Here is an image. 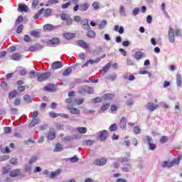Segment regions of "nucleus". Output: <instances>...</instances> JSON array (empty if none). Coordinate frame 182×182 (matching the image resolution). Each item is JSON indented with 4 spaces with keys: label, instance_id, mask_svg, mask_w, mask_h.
Here are the masks:
<instances>
[{
    "label": "nucleus",
    "instance_id": "50",
    "mask_svg": "<svg viewBox=\"0 0 182 182\" xmlns=\"http://www.w3.org/2000/svg\"><path fill=\"white\" fill-rule=\"evenodd\" d=\"M127 66H134V61L130 58L127 59Z\"/></svg>",
    "mask_w": 182,
    "mask_h": 182
},
{
    "label": "nucleus",
    "instance_id": "23",
    "mask_svg": "<svg viewBox=\"0 0 182 182\" xmlns=\"http://www.w3.org/2000/svg\"><path fill=\"white\" fill-rule=\"evenodd\" d=\"M19 174H21V170L19 169H16L10 172L11 177H17Z\"/></svg>",
    "mask_w": 182,
    "mask_h": 182
},
{
    "label": "nucleus",
    "instance_id": "58",
    "mask_svg": "<svg viewBox=\"0 0 182 182\" xmlns=\"http://www.w3.org/2000/svg\"><path fill=\"white\" fill-rule=\"evenodd\" d=\"M109 69H110V63H107L103 68H102V71L106 73V72H109Z\"/></svg>",
    "mask_w": 182,
    "mask_h": 182
},
{
    "label": "nucleus",
    "instance_id": "49",
    "mask_svg": "<svg viewBox=\"0 0 182 182\" xmlns=\"http://www.w3.org/2000/svg\"><path fill=\"white\" fill-rule=\"evenodd\" d=\"M24 169L26 173H31V171H32V166L25 165Z\"/></svg>",
    "mask_w": 182,
    "mask_h": 182
},
{
    "label": "nucleus",
    "instance_id": "4",
    "mask_svg": "<svg viewBox=\"0 0 182 182\" xmlns=\"http://www.w3.org/2000/svg\"><path fill=\"white\" fill-rule=\"evenodd\" d=\"M60 19H62V21H66L68 26H70L73 23V19H72L69 15L65 14L60 15Z\"/></svg>",
    "mask_w": 182,
    "mask_h": 182
},
{
    "label": "nucleus",
    "instance_id": "56",
    "mask_svg": "<svg viewBox=\"0 0 182 182\" xmlns=\"http://www.w3.org/2000/svg\"><path fill=\"white\" fill-rule=\"evenodd\" d=\"M71 4L72 3L70 1H68L66 4H62L61 5L62 9H66V8H69V6H70Z\"/></svg>",
    "mask_w": 182,
    "mask_h": 182
},
{
    "label": "nucleus",
    "instance_id": "22",
    "mask_svg": "<svg viewBox=\"0 0 182 182\" xmlns=\"http://www.w3.org/2000/svg\"><path fill=\"white\" fill-rule=\"evenodd\" d=\"M104 100H113L114 99V95L113 94L107 93L103 97Z\"/></svg>",
    "mask_w": 182,
    "mask_h": 182
},
{
    "label": "nucleus",
    "instance_id": "17",
    "mask_svg": "<svg viewBox=\"0 0 182 182\" xmlns=\"http://www.w3.org/2000/svg\"><path fill=\"white\" fill-rule=\"evenodd\" d=\"M122 171H124L125 173H129V171H132V165L130 164L127 163L124 167L121 168Z\"/></svg>",
    "mask_w": 182,
    "mask_h": 182
},
{
    "label": "nucleus",
    "instance_id": "36",
    "mask_svg": "<svg viewBox=\"0 0 182 182\" xmlns=\"http://www.w3.org/2000/svg\"><path fill=\"white\" fill-rule=\"evenodd\" d=\"M63 150V146L60 143H57L55 145V151H62Z\"/></svg>",
    "mask_w": 182,
    "mask_h": 182
},
{
    "label": "nucleus",
    "instance_id": "55",
    "mask_svg": "<svg viewBox=\"0 0 182 182\" xmlns=\"http://www.w3.org/2000/svg\"><path fill=\"white\" fill-rule=\"evenodd\" d=\"M139 12H140V9H139V7H136L132 11V15L136 16V15H139Z\"/></svg>",
    "mask_w": 182,
    "mask_h": 182
},
{
    "label": "nucleus",
    "instance_id": "11",
    "mask_svg": "<svg viewBox=\"0 0 182 182\" xmlns=\"http://www.w3.org/2000/svg\"><path fill=\"white\" fill-rule=\"evenodd\" d=\"M48 45H59L60 39L59 38H53L47 41Z\"/></svg>",
    "mask_w": 182,
    "mask_h": 182
},
{
    "label": "nucleus",
    "instance_id": "44",
    "mask_svg": "<svg viewBox=\"0 0 182 182\" xmlns=\"http://www.w3.org/2000/svg\"><path fill=\"white\" fill-rule=\"evenodd\" d=\"M31 36H34V38H39L41 36L39 31H32L31 32Z\"/></svg>",
    "mask_w": 182,
    "mask_h": 182
},
{
    "label": "nucleus",
    "instance_id": "15",
    "mask_svg": "<svg viewBox=\"0 0 182 182\" xmlns=\"http://www.w3.org/2000/svg\"><path fill=\"white\" fill-rule=\"evenodd\" d=\"M146 55H144V53L141 52H136L134 53V58L136 60H140V59H143V58H145Z\"/></svg>",
    "mask_w": 182,
    "mask_h": 182
},
{
    "label": "nucleus",
    "instance_id": "8",
    "mask_svg": "<svg viewBox=\"0 0 182 182\" xmlns=\"http://www.w3.org/2000/svg\"><path fill=\"white\" fill-rule=\"evenodd\" d=\"M51 68L53 69V70L61 69V68H63V63H62L60 61H55L52 63Z\"/></svg>",
    "mask_w": 182,
    "mask_h": 182
},
{
    "label": "nucleus",
    "instance_id": "5",
    "mask_svg": "<svg viewBox=\"0 0 182 182\" xmlns=\"http://www.w3.org/2000/svg\"><path fill=\"white\" fill-rule=\"evenodd\" d=\"M94 164L95 166H105V164H107V159L106 158H101V159H97L94 161Z\"/></svg>",
    "mask_w": 182,
    "mask_h": 182
},
{
    "label": "nucleus",
    "instance_id": "59",
    "mask_svg": "<svg viewBox=\"0 0 182 182\" xmlns=\"http://www.w3.org/2000/svg\"><path fill=\"white\" fill-rule=\"evenodd\" d=\"M119 14H121L123 16L126 15V11L124 10V6H120V8H119Z\"/></svg>",
    "mask_w": 182,
    "mask_h": 182
},
{
    "label": "nucleus",
    "instance_id": "29",
    "mask_svg": "<svg viewBox=\"0 0 182 182\" xmlns=\"http://www.w3.org/2000/svg\"><path fill=\"white\" fill-rule=\"evenodd\" d=\"M16 95H18V91L14 90L9 94V99H14V97H16Z\"/></svg>",
    "mask_w": 182,
    "mask_h": 182
},
{
    "label": "nucleus",
    "instance_id": "45",
    "mask_svg": "<svg viewBox=\"0 0 182 182\" xmlns=\"http://www.w3.org/2000/svg\"><path fill=\"white\" fill-rule=\"evenodd\" d=\"M58 2H59L58 0H48L46 6H50V5H55V4H58Z\"/></svg>",
    "mask_w": 182,
    "mask_h": 182
},
{
    "label": "nucleus",
    "instance_id": "52",
    "mask_svg": "<svg viewBox=\"0 0 182 182\" xmlns=\"http://www.w3.org/2000/svg\"><path fill=\"white\" fill-rule=\"evenodd\" d=\"M92 7L94 8V9H95V11H97V9H99V8H100V5L99 2L95 1V2L92 3Z\"/></svg>",
    "mask_w": 182,
    "mask_h": 182
},
{
    "label": "nucleus",
    "instance_id": "47",
    "mask_svg": "<svg viewBox=\"0 0 182 182\" xmlns=\"http://www.w3.org/2000/svg\"><path fill=\"white\" fill-rule=\"evenodd\" d=\"M107 25V21L103 20L102 21L101 23L99 25L100 29H103Z\"/></svg>",
    "mask_w": 182,
    "mask_h": 182
},
{
    "label": "nucleus",
    "instance_id": "40",
    "mask_svg": "<svg viewBox=\"0 0 182 182\" xmlns=\"http://www.w3.org/2000/svg\"><path fill=\"white\" fill-rule=\"evenodd\" d=\"M44 12V16H46V18H48V16H50V14H52V9H44L43 11Z\"/></svg>",
    "mask_w": 182,
    "mask_h": 182
},
{
    "label": "nucleus",
    "instance_id": "30",
    "mask_svg": "<svg viewBox=\"0 0 182 182\" xmlns=\"http://www.w3.org/2000/svg\"><path fill=\"white\" fill-rule=\"evenodd\" d=\"M39 122H40L39 118H33V119L30 123V126L33 127V126H36V124H38Z\"/></svg>",
    "mask_w": 182,
    "mask_h": 182
},
{
    "label": "nucleus",
    "instance_id": "41",
    "mask_svg": "<svg viewBox=\"0 0 182 182\" xmlns=\"http://www.w3.org/2000/svg\"><path fill=\"white\" fill-rule=\"evenodd\" d=\"M82 28L85 29V31H90V26L89 25V21H85V24L82 26Z\"/></svg>",
    "mask_w": 182,
    "mask_h": 182
},
{
    "label": "nucleus",
    "instance_id": "35",
    "mask_svg": "<svg viewBox=\"0 0 182 182\" xmlns=\"http://www.w3.org/2000/svg\"><path fill=\"white\" fill-rule=\"evenodd\" d=\"M56 137V134L55 132H48L47 136L48 140H53Z\"/></svg>",
    "mask_w": 182,
    "mask_h": 182
},
{
    "label": "nucleus",
    "instance_id": "2",
    "mask_svg": "<svg viewBox=\"0 0 182 182\" xmlns=\"http://www.w3.org/2000/svg\"><path fill=\"white\" fill-rule=\"evenodd\" d=\"M181 159V156H178L177 158H175L171 162L165 161L162 164V167H164V168H165L166 167L170 168V167H174V166H178V164H180Z\"/></svg>",
    "mask_w": 182,
    "mask_h": 182
},
{
    "label": "nucleus",
    "instance_id": "19",
    "mask_svg": "<svg viewBox=\"0 0 182 182\" xmlns=\"http://www.w3.org/2000/svg\"><path fill=\"white\" fill-rule=\"evenodd\" d=\"M89 6H90V4L85 3L81 5H80V11H82V12L87 11L89 9Z\"/></svg>",
    "mask_w": 182,
    "mask_h": 182
},
{
    "label": "nucleus",
    "instance_id": "7",
    "mask_svg": "<svg viewBox=\"0 0 182 182\" xmlns=\"http://www.w3.org/2000/svg\"><path fill=\"white\" fill-rule=\"evenodd\" d=\"M146 109L150 112H154L156 109H159V105L154 104L153 102H148L146 105Z\"/></svg>",
    "mask_w": 182,
    "mask_h": 182
},
{
    "label": "nucleus",
    "instance_id": "20",
    "mask_svg": "<svg viewBox=\"0 0 182 182\" xmlns=\"http://www.w3.org/2000/svg\"><path fill=\"white\" fill-rule=\"evenodd\" d=\"M87 36L91 39L96 38V32L93 30H88Z\"/></svg>",
    "mask_w": 182,
    "mask_h": 182
},
{
    "label": "nucleus",
    "instance_id": "33",
    "mask_svg": "<svg viewBox=\"0 0 182 182\" xmlns=\"http://www.w3.org/2000/svg\"><path fill=\"white\" fill-rule=\"evenodd\" d=\"M123 78L125 79V80H134L136 79V77L134 76V75L133 74H131L129 75V76H127V75H124L123 76Z\"/></svg>",
    "mask_w": 182,
    "mask_h": 182
},
{
    "label": "nucleus",
    "instance_id": "18",
    "mask_svg": "<svg viewBox=\"0 0 182 182\" xmlns=\"http://www.w3.org/2000/svg\"><path fill=\"white\" fill-rule=\"evenodd\" d=\"M60 173H62V171L60 169H58L57 171H52L49 176V177L50 178H55V177H58V176H59V174H60Z\"/></svg>",
    "mask_w": 182,
    "mask_h": 182
},
{
    "label": "nucleus",
    "instance_id": "25",
    "mask_svg": "<svg viewBox=\"0 0 182 182\" xmlns=\"http://www.w3.org/2000/svg\"><path fill=\"white\" fill-rule=\"evenodd\" d=\"M103 58H105V55L101 58H98L96 60H88V62H89L90 65H95V63H99L100 62V60H102V59H103Z\"/></svg>",
    "mask_w": 182,
    "mask_h": 182
},
{
    "label": "nucleus",
    "instance_id": "10",
    "mask_svg": "<svg viewBox=\"0 0 182 182\" xmlns=\"http://www.w3.org/2000/svg\"><path fill=\"white\" fill-rule=\"evenodd\" d=\"M99 139H100L101 141H106V139H107V131L102 130L99 132Z\"/></svg>",
    "mask_w": 182,
    "mask_h": 182
},
{
    "label": "nucleus",
    "instance_id": "6",
    "mask_svg": "<svg viewBox=\"0 0 182 182\" xmlns=\"http://www.w3.org/2000/svg\"><path fill=\"white\" fill-rule=\"evenodd\" d=\"M146 141L149 146V150H156L157 149V146H156V144H153V138L150 136H146Z\"/></svg>",
    "mask_w": 182,
    "mask_h": 182
},
{
    "label": "nucleus",
    "instance_id": "64",
    "mask_svg": "<svg viewBox=\"0 0 182 182\" xmlns=\"http://www.w3.org/2000/svg\"><path fill=\"white\" fill-rule=\"evenodd\" d=\"M111 112H117V106L116 105H112L110 107Z\"/></svg>",
    "mask_w": 182,
    "mask_h": 182
},
{
    "label": "nucleus",
    "instance_id": "28",
    "mask_svg": "<svg viewBox=\"0 0 182 182\" xmlns=\"http://www.w3.org/2000/svg\"><path fill=\"white\" fill-rule=\"evenodd\" d=\"M77 131L80 134H85L87 132V129L86 127H77Z\"/></svg>",
    "mask_w": 182,
    "mask_h": 182
},
{
    "label": "nucleus",
    "instance_id": "21",
    "mask_svg": "<svg viewBox=\"0 0 182 182\" xmlns=\"http://www.w3.org/2000/svg\"><path fill=\"white\" fill-rule=\"evenodd\" d=\"M114 31H115V32H119L121 35L122 33H124V28L122 26L119 27V26L116 25L114 28Z\"/></svg>",
    "mask_w": 182,
    "mask_h": 182
},
{
    "label": "nucleus",
    "instance_id": "62",
    "mask_svg": "<svg viewBox=\"0 0 182 182\" xmlns=\"http://www.w3.org/2000/svg\"><path fill=\"white\" fill-rule=\"evenodd\" d=\"M86 90L83 88V87H78V93L80 95H82V93H85Z\"/></svg>",
    "mask_w": 182,
    "mask_h": 182
},
{
    "label": "nucleus",
    "instance_id": "43",
    "mask_svg": "<svg viewBox=\"0 0 182 182\" xmlns=\"http://www.w3.org/2000/svg\"><path fill=\"white\" fill-rule=\"evenodd\" d=\"M50 117H51L52 119H56V117H59V113H55L53 112H50L48 113Z\"/></svg>",
    "mask_w": 182,
    "mask_h": 182
},
{
    "label": "nucleus",
    "instance_id": "9",
    "mask_svg": "<svg viewBox=\"0 0 182 182\" xmlns=\"http://www.w3.org/2000/svg\"><path fill=\"white\" fill-rule=\"evenodd\" d=\"M77 45L78 46H80V48H82V49H89L90 46L89 44H87V43H86L85 41L83 40H79L77 41Z\"/></svg>",
    "mask_w": 182,
    "mask_h": 182
},
{
    "label": "nucleus",
    "instance_id": "26",
    "mask_svg": "<svg viewBox=\"0 0 182 182\" xmlns=\"http://www.w3.org/2000/svg\"><path fill=\"white\" fill-rule=\"evenodd\" d=\"M18 9L21 11V12H28V6H26V4H20L18 6Z\"/></svg>",
    "mask_w": 182,
    "mask_h": 182
},
{
    "label": "nucleus",
    "instance_id": "32",
    "mask_svg": "<svg viewBox=\"0 0 182 182\" xmlns=\"http://www.w3.org/2000/svg\"><path fill=\"white\" fill-rule=\"evenodd\" d=\"M181 80H182L181 75L177 74V75H176V85H177V86H181V83H182Z\"/></svg>",
    "mask_w": 182,
    "mask_h": 182
},
{
    "label": "nucleus",
    "instance_id": "27",
    "mask_svg": "<svg viewBox=\"0 0 182 182\" xmlns=\"http://www.w3.org/2000/svg\"><path fill=\"white\" fill-rule=\"evenodd\" d=\"M109 107H110V102L103 103L101 107V111L106 112V110H107V109H109Z\"/></svg>",
    "mask_w": 182,
    "mask_h": 182
},
{
    "label": "nucleus",
    "instance_id": "48",
    "mask_svg": "<svg viewBox=\"0 0 182 182\" xmlns=\"http://www.w3.org/2000/svg\"><path fill=\"white\" fill-rule=\"evenodd\" d=\"M168 140V138L167 136H163L161 137L159 141L162 143V144H164V143H167Z\"/></svg>",
    "mask_w": 182,
    "mask_h": 182
},
{
    "label": "nucleus",
    "instance_id": "51",
    "mask_svg": "<svg viewBox=\"0 0 182 182\" xmlns=\"http://www.w3.org/2000/svg\"><path fill=\"white\" fill-rule=\"evenodd\" d=\"M23 31V25L20 24L18 27L16 29V33H22V31Z\"/></svg>",
    "mask_w": 182,
    "mask_h": 182
},
{
    "label": "nucleus",
    "instance_id": "12",
    "mask_svg": "<svg viewBox=\"0 0 182 182\" xmlns=\"http://www.w3.org/2000/svg\"><path fill=\"white\" fill-rule=\"evenodd\" d=\"M63 36L65 39L67 41H70V39H73V38H76V33H64Z\"/></svg>",
    "mask_w": 182,
    "mask_h": 182
},
{
    "label": "nucleus",
    "instance_id": "13",
    "mask_svg": "<svg viewBox=\"0 0 182 182\" xmlns=\"http://www.w3.org/2000/svg\"><path fill=\"white\" fill-rule=\"evenodd\" d=\"M44 90L46 92H55L56 90V86L54 84H48L45 87Z\"/></svg>",
    "mask_w": 182,
    "mask_h": 182
},
{
    "label": "nucleus",
    "instance_id": "42",
    "mask_svg": "<svg viewBox=\"0 0 182 182\" xmlns=\"http://www.w3.org/2000/svg\"><path fill=\"white\" fill-rule=\"evenodd\" d=\"M109 132H116L117 130V124H112L110 125L109 128Z\"/></svg>",
    "mask_w": 182,
    "mask_h": 182
},
{
    "label": "nucleus",
    "instance_id": "24",
    "mask_svg": "<svg viewBox=\"0 0 182 182\" xmlns=\"http://www.w3.org/2000/svg\"><path fill=\"white\" fill-rule=\"evenodd\" d=\"M127 119L124 117H122L119 122V126L121 129H126Z\"/></svg>",
    "mask_w": 182,
    "mask_h": 182
},
{
    "label": "nucleus",
    "instance_id": "54",
    "mask_svg": "<svg viewBox=\"0 0 182 182\" xmlns=\"http://www.w3.org/2000/svg\"><path fill=\"white\" fill-rule=\"evenodd\" d=\"M9 155H3L0 156V161H6V160H9Z\"/></svg>",
    "mask_w": 182,
    "mask_h": 182
},
{
    "label": "nucleus",
    "instance_id": "34",
    "mask_svg": "<svg viewBox=\"0 0 182 182\" xmlns=\"http://www.w3.org/2000/svg\"><path fill=\"white\" fill-rule=\"evenodd\" d=\"M45 11L44 8H42L41 10H39L36 15L33 16V19H38L42 14H43V11Z\"/></svg>",
    "mask_w": 182,
    "mask_h": 182
},
{
    "label": "nucleus",
    "instance_id": "31",
    "mask_svg": "<svg viewBox=\"0 0 182 182\" xmlns=\"http://www.w3.org/2000/svg\"><path fill=\"white\" fill-rule=\"evenodd\" d=\"M70 73H72V68H68L63 73V76H70Z\"/></svg>",
    "mask_w": 182,
    "mask_h": 182
},
{
    "label": "nucleus",
    "instance_id": "1",
    "mask_svg": "<svg viewBox=\"0 0 182 182\" xmlns=\"http://www.w3.org/2000/svg\"><path fill=\"white\" fill-rule=\"evenodd\" d=\"M168 36L169 42H171V43H174L176 42V36L178 38H181V31L180 28H176L174 31V28L170 27L168 31Z\"/></svg>",
    "mask_w": 182,
    "mask_h": 182
},
{
    "label": "nucleus",
    "instance_id": "39",
    "mask_svg": "<svg viewBox=\"0 0 182 182\" xmlns=\"http://www.w3.org/2000/svg\"><path fill=\"white\" fill-rule=\"evenodd\" d=\"M12 60H20L21 55L19 53H15L11 55Z\"/></svg>",
    "mask_w": 182,
    "mask_h": 182
},
{
    "label": "nucleus",
    "instance_id": "60",
    "mask_svg": "<svg viewBox=\"0 0 182 182\" xmlns=\"http://www.w3.org/2000/svg\"><path fill=\"white\" fill-rule=\"evenodd\" d=\"M39 5V0H33L32 4V8H36Z\"/></svg>",
    "mask_w": 182,
    "mask_h": 182
},
{
    "label": "nucleus",
    "instance_id": "53",
    "mask_svg": "<svg viewBox=\"0 0 182 182\" xmlns=\"http://www.w3.org/2000/svg\"><path fill=\"white\" fill-rule=\"evenodd\" d=\"M92 103H102V98L97 97L92 100Z\"/></svg>",
    "mask_w": 182,
    "mask_h": 182
},
{
    "label": "nucleus",
    "instance_id": "61",
    "mask_svg": "<svg viewBox=\"0 0 182 182\" xmlns=\"http://www.w3.org/2000/svg\"><path fill=\"white\" fill-rule=\"evenodd\" d=\"M23 17L22 16H19L16 21V23L18 25V23H21V22H23Z\"/></svg>",
    "mask_w": 182,
    "mask_h": 182
},
{
    "label": "nucleus",
    "instance_id": "57",
    "mask_svg": "<svg viewBox=\"0 0 182 182\" xmlns=\"http://www.w3.org/2000/svg\"><path fill=\"white\" fill-rule=\"evenodd\" d=\"M4 133H6V134H9V133L12 132V129L9 127H4Z\"/></svg>",
    "mask_w": 182,
    "mask_h": 182
},
{
    "label": "nucleus",
    "instance_id": "14",
    "mask_svg": "<svg viewBox=\"0 0 182 182\" xmlns=\"http://www.w3.org/2000/svg\"><path fill=\"white\" fill-rule=\"evenodd\" d=\"M55 29H56V27L52 24L47 23L43 26V30L48 31L49 32L55 31Z\"/></svg>",
    "mask_w": 182,
    "mask_h": 182
},
{
    "label": "nucleus",
    "instance_id": "16",
    "mask_svg": "<svg viewBox=\"0 0 182 182\" xmlns=\"http://www.w3.org/2000/svg\"><path fill=\"white\" fill-rule=\"evenodd\" d=\"M130 154H127V156H123L119 159L120 163L124 164V163H129L130 161Z\"/></svg>",
    "mask_w": 182,
    "mask_h": 182
},
{
    "label": "nucleus",
    "instance_id": "46",
    "mask_svg": "<svg viewBox=\"0 0 182 182\" xmlns=\"http://www.w3.org/2000/svg\"><path fill=\"white\" fill-rule=\"evenodd\" d=\"M141 132V130L140 129V127L139 126H136L134 127V134H140V132Z\"/></svg>",
    "mask_w": 182,
    "mask_h": 182
},
{
    "label": "nucleus",
    "instance_id": "38",
    "mask_svg": "<svg viewBox=\"0 0 182 182\" xmlns=\"http://www.w3.org/2000/svg\"><path fill=\"white\" fill-rule=\"evenodd\" d=\"M73 102L75 103H76V105H80L83 103V102H85V99H83V98H80V99L75 98V99L73 100Z\"/></svg>",
    "mask_w": 182,
    "mask_h": 182
},
{
    "label": "nucleus",
    "instance_id": "63",
    "mask_svg": "<svg viewBox=\"0 0 182 182\" xmlns=\"http://www.w3.org/2000/svg\"><path fill=\"white\" fill-rule=\"evenodd\" d=\"M127 139H129V136H126L124 137V144L127 147H129V146H130V141L127 140Z\"/></svg>",
    "mask_w": 182,
    "mask_h": 182
},
{
    "label": "nucleus",
    "instance_id": "37",
    "mask_svg": "<svg viewBox=\"0 0 182 182\" xmlns=\"http://www.w3.org/2000/svg\"><path fill=\"white\" fill-rule=\"evenodd\" d=\"M68 109L70 110V113H71V114H77V113H79V109H77V108L70 107Z\"/></svg>",
    "mask_w": 182,
    "mask_h": 182
},
{
    "label": "nucleus",
    "instance_id": "3",
    "mask_svg": "<svg viewBox=\"0 0 182 182\" xmlns=\"http://www.w3.org/2000/svg\"><path fill=\"white\" fill-rule=\"evenodd\" d=\"M50 72H46L44 73H42L41 75L38 74V79L37 80L38 82H43L45 80H48V79H49V77H50Z\"/></svg>",
    "mask_w": 182,
    "mask_h": 182
}]
</instances>
